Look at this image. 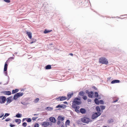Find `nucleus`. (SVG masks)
I'll use <instances>...</instances> for the list:
<instances>
[{
	"mask_svg": "<svg viewBox=\"0 0 127 127\" xmlns=\"http://www.w3.org/2000/svg\"><path fill=\"white\" fill-rule=\"evenodd\" d=\"M73 95V93H71V94H68L67 95V97L69 99L71 97V96Z\"/></svg>",
	"mask_w": 127,
	"mask_h": 127,
	"instance_id": "27",
	"label": "nucleus"
},
{
	"mask_svg": "<svg viewBox=\"0 0 127 127\" xmlns=\"http://www.w3.org/2000/svg\"><path fill=\"white\" fill-rule=\"evenodd\" d=\"M69 55H70L72 56H73V54L72 53H69Z\"/></svg>",
	"mask_w": 127,
	"mask_h": 127,
	"instance_id": "48",
	"label": "nucleus"
},
{
	"mask_svg": "<svg viewBox=\"0 0 127 127\" xmlns=\"http://www.w3.org/2000/svg\"><path fill=\"white\" fill-rule=\"evenodd\" d=\"M39 99L38 98H37L35 99L34 101V102L35 103H37L39 100Z\"/></svg>",
	"mask_w": 127,
	"mask_h": 127,
	"instance_id": "29",
	"label": "nucleus"
},
{
	"mask_svg": "<svg viewBox=\"0 0 127 127\" xmlns=\"http://www.w3.org/2000/svg\"><path fill=\"white\" fill-rule=\"evenodd\" d=\"M99 63L102 64H108V60L106 58L102 57L99 58Z\"/></svg>",
	"mask_w": 127,
	"mask_h": 127,
	"instance_id": "2",
	"label": "nucleus"
},
{
	"mask_svg": "<svg viewBox=\"0 0 127 127\" xmlns=\"http://www.w3.org/2000/svg\"><path fill=\"white\" fill-rule=\"evenodd\" d=\"M18 97H19L17 96V94H16L14 95V96L13 97V99H16Z\"/></svg>",
	"mask_w": 127,
	"mask_h": 127,
	"instance_id": "26",
	"label": "nucleus"
},
{
	"mask_svg": "<svg viewBox=\"0 0 127 127\" xmlns=\"http://www.w3.org/2000/svg\"><path fill=\"white\" fill-rule=\"evenodd\" d=\"M37 118V117H34L32 118V120H35Z\"/></svg>",
	"mask_w": 127,
	"mask_h": 127,
	"instance_id": "42",
	"label": "nucleus"
},
{
	"mask_svg": "<svg viewBox=\"0 0 127 127\" xmlns=\"http://www.w3.org/2000/svg\"><path fill=\"white\" fill-rule=\"evenodd\" d=\"M5 73H6V74H7V71H6V72H5Z\"/></svg>",
	"mask_w": 127,
	"mask_h": 127,
	"instance_id": "53",
	"label": "nucleus"
},
{
	"mask_svg": "<svg viewBox=\"0 0 127 127\" xmlns=\"http://www.w3.org/2000/svg\"><path fill=\"white\" fill-rule=\"evenodd\" d=\"M64 103L65 104H67L68 103L67 102L65 101L64 102Z\"/></svg>",
	"mask_w": 127,
	"mask_h": 127,
	"instance_id": "49",
	"label": "nucleus"
},
{
	"mask_svg": "<svg viewBox=\"0 0 127 127\" xmlns=\"http://www.w3.org/2000/svg\"><path fill=\"white\" fill-rule=\"evenodd\" d=\"M94 88L95 90H97V88H96L95 87H93Z\"/></svg>",
	"mask_w": 127,
	"mask_h": 127,
	"instance_id": "50",
	"label": "nucleus"
},
{
	"mask_svg": "<svg viewBox=\"0 0 127 127\" xmlns=\"http://www.w3.org/2000/svg\"><path fill=\"white\" fill-rule=\"evenodd\" d=\"M95 97H97L98 96V93L97 92H95L94 93Z\"/></svg>",
	"mask_w": 127,
	"mask_h": 127,
	"instance_id": "25",
	"label": "nucleus"
},
{
	"mask_svg": "<svg viewBox=\"0 0 127 127\" xmlns=\"http://www.w3.org/2000/svg\"><path fill=\"white\" fill-rule=\"evenodd\" d=\"M4 115V114L3 113L1 114L0 116V118H1Z\"/></svg>",
	"mask_w": 127,
	"mask_h": 127,
	"instance_id": "44",
	"label": "nucleus"
},
{
	"mask_svg": "<svg viewBox=\"0 0 127 127\" xmlns=\"http://www.w3.org/2000/svg\"><path fill=\"white\" fill-rule=\"evenodd\" d=\"M80 111H86V110L85 109L81 108L80 109Z\"/></svg>",
	"mask_w": 127,
	"mask_h": 127,
	"instance_id": "39",
	"label": "nucleus"
},
{
	"mask_svg": "<svg viewBox=\"0 0 127 127\" xmlns=\"http://www.w3.org/2000/svg\"><path fill=\"white\" fill-rule=\"evenodd\" d=\"M101 114V113L98 112L93 114L92 116V118L93 119H95L97 118L98 116H99Z\"/></svg>",
	"mask_w": 127,
	"mask_h": 127,
	"instance_id": "4",
	"label": "nucleus"
},
{
	"mask_svg": "<svg viewBox=\"0 0 127 127\" xmlns=\"http://www.w3.org/2000/svg\"><path fill=\"white\" fill-rule=\"evenodd\" d=\"M7 61L5 63L4 66V71H7Z\"/></svg>",
	"mask_w": 127,
	"mask_h": 127,
	"instance_id": "12",
	"label": "nucleus"
},
{
	"mask_svg": "<svg viewBox=\"0 0 127 127\" xmlns=\"http://www.w3.org/2000/svg\"><path fill=\"white\" fill-rule=\"evenodd\" d=\"M52 31V30H48L47 29H45L44 30V33H47L48 32H51Z\"/></svg>",
	"mask_w": 127,
	"mask_h": 127,
	"instance_id": "16",
	"label": "nucleus"
},
{
	"mask_svg": "<svg viewBox=\"0 0 127 127\" xmlns=\"http://www.w3.org/2000/svg\"><path fill=\"white\" fill-rule=\"evenodd\" d=\"M118 99H116V100H115L113 101V103L116 102L118 101Z\"/></svg>",
	"mask_w": 127,
	"mask_h": 127,
	"instance_id": "43",
	"label": "nucleus"
},
{
	"mask_svg": "<svg viewBox=\"0 0 127 127\" xmlns=\"http://www.w3.org/2000/svg\"><path fill=\"white\" fill-rule=\"evenodd\" d=\"M26 120L28 122H31L32 121L31 119L30 118H29L28 119L27 118V119H26Z\"/></svg>",
	"mask_w": 127,
	"mask_h": 127,
	"instance_id": "33",
	"label": "nucleus"
},
{
	"mask_svg": "<svg viewBox=\"0 0 127 127\" xmlns=\"http://www.w3.org/2000/svg\"><path fill=\"white\" fill-rule=\"evenodd\" d=\"M70 123V121L69 120H67L66 121L65 123V125L66 126L69 125Z\"/></svg>",
	"mask_w": 127,
	"mask_h": 127,
	"instance_id": "18",
	"label": "nucleus"
},
{
	"mask_svg": "<svg viewBox=\"0 0 127 127\" xmlns=\"http://www.w3.org/2000/svg\"><path fill=\"white\" fill-rule=\"evenodd\" d=\"M107 127L106 126H105L104 127Z\"/></svg>",
	"mask_w": 127,
	"mask_h": 127,
	"instance_id": "56",
	"label": "nucleus"
},
{
	"mask_svg": "<svg viewBox=\"0 0 127 127\" xmlns=\"http://www.w3.org/2000/svg\"><path fill=\"white\" fill-rule=\"evenodd\" d=\"M67 99L66 97L65 96H60L57 98L56 99L58 101H63Z\"/></svg>",
	"mask_w": 127,
	"mask_h": 127,
	"instance_id": "6",
	"label": "nucleus"
},
{
	"mask_svg": "<svg viewBox=\"0 0 127 127\" xmlns=\"http://www.w3.org/2000/svg\"><path fill=\"white\" fill-rule=\"evenodd\" d=\"M49 120L50 121L53 123L56 122V119L54 117H50L49 118Z\"/></svg>",
	"mask_w": 127,
	"mask_h": 127,
	"instance_id": "11",
	"label": "nucleus"
},
{
	"mask_svg": "<svg viewBox=\"0 0 127 127\" xmlns=\"http://www.w3.org/2000/svg\"><path fill=\"white\" fill-rule=\"evenodd\" d=\"M16 94H17L18 97H19L22 96L23 95V93H22L19 92Z\"/></svg>",
	"mask_w": 127,
	"mask_h": 127,
	"instance_id": "15",
	"label": "nucleus"
},
{
	"mask_svg": "<svg viewBox=\"0 0 127 127\" xmlns=\"http://www.w3.org/2000/svg\"><path fill=\"white\" fill-rule=\"evenodd\" d=\"M49 125V123L47 122H44L42 123V125L44 126H47Z\"/></svg>",
	"mask_w": 127,
	"mask_h": 127,
	"instance_id": "23",
	"label": "nucleus"
},
{
	"mask_svg": "<svg viewBox=\"0 0 127 127\" xmlns=\"http://www.w3.org/2000/svg\"><path fill=\"white\" fill-rule=\"evenodd\" d=\"M79 95L80 96H83L84 95V93L83 91H81L79 93Z\"/></svg>",
	"mask_w": 127,
	"mask_h": 127,
	"instance_id": "24",
	"label": "nucleus"
},
{
	"mask_svg": "<svg viewBox=\"0 0 127 127\" xmlns=\"http://www.w3.org/2000/svg\"><path fill=\"white\" fill-rule=\"evenodd\" d=\"M28 127H31L30 126H28Z\"/></svg>",
	"mask_w": 127,
	"mask_h": 127,
	"instance_id": "54",
	"label": "nucleus"
},
{
	"mask_svg": "<svg viewBox=\"0 0 127 127\" xmlns=\"http://www.w3.org/2000/svg\"><path fill=\"white\" fill-rule=\"evenodd\" d=\"M96 108L97 110V111H100V108L99 106H97L96 107Z\"/></svg>",
	"mask_w": 127,
	"mask_h": 127,
	"instance_id": "32",
	"label": "nucleus"
},
{
	"mask_svg": "<svg viewBox=\"0 0 127 127\" xmlns=\"http://www.w3.org/2000/svg\"><path fill=\"white\" fill-rule=\"evenodd\" d=\"M77 112L78 113H79L80 112H81L82 114H84L85 113V112Z\"/></svg>",
	"mask_w": 127,
	"mask_h": 127,
	"instance_id": "41",
	"label": "nucleus"
},
{
	"mask_svg": "<svg viewBox=\"0 0 127 127\" xmlns=\"http://www.w3.org/2000/svg\"><path fill=\"white\" fill-rule=\"evenodd\" d=\"M6 100V98L4 96H0V102L1 103H5Z\"/></svg>",
	"mask_w": 127,
	"mask_h": 127,
	"instance_id": "7",
	"label": "nucleus"
},
{
	"mask_svg": "<svg viewBox=\"0 0 127 127\" xmlns=\"http://www.w3.org/2000/svg\"><path fill=\"white\" fill-rule=\"evenodd\" d=\"M81 121L83 123H87L92 121L89 118L85 117L81 118Z\"/></svg>",
	"mask_w": 127,
	"mask_h": 127,
	"instance_id": "3",
	"label": "nucleus"
},
{
	"mask_svg": "<svg viewBox=\"0 0 127 127\" xmlns=\"http://www.w3.org/2000/svg\"><path fill=\"white\" fill-rule=\"evenodd\" d=\"M9 114L8 113H5L4 116H3V119H4L6 117L8 116L9 115Z\"/></svg>",
	"mask_w": 127,
	"mask_h": 127,
	"instance_id": "30",
	"label": "nucleus"
},
{
	"mask_svg": "<svg viewBox=\"0 0 127 127\" xmlns=\"http://www.w3.org/2000/svg\"><path fill=\"white\" fill-rule=\"evenodd\" d=\"M66 106L64 104H59L56 106V108L60 107L63 109L65 108Z\"/></svg>",
	"mask_w": 127,
	"mask_h": 127,
	"instance_id": "9",
	"label": "nucleus"
},
{
	"mask_svg": "<svg viewBox=\"0 0 127 127\" xmlns=\"http://www.w3.org/2000/svg\"><path fill=\"white\" fill-rule=\"evenodd\" d=\"M12 58V59H13V58H12H12Z\"/></svg>",
	"mask_w": 127,
	"mask_h": 127,
	"instance_id": "57",
	"label": "nucleus"
},
{
	"mask_svg": "<svg viewBox=\"0 0 127 127\" xmlns=\"http://www.w3.org/2000/svg\"><path fill=\"white\" fill-rule=\"evenodd\" d=\"M58 120H61L62 121H63L64 119V117H62V116H59L58 117Z\"/></svg>",
	"mask_w": 127,
	"mask_h": 127,
	"instance_id": "17",
	"label": "nucleus"
},
{
	"mask_svg": "<svg viewBox=\"0 0 127 127\" xmlns=\"http://www.w3.org/2000/svg\"><path fill=\"white\" fill-rule=\"evenodd\" d=\"M61 122L60 121H58L57 123L59 125L60 124Z\"/></svg>",
	"mask_w": 127,
	"mask_h": 127,
	"instance_id": "47",
	"label": "nucleus"
},
{
	"mask_svg": "<svg viewBox=\"0 0 127 127\" xmlns=\"http://www.w3.org/2000/svg\"><path fill=\"white\" fill-rule=\"evenodd\" d=\"M86 93L88 95V96L90 98H93L94 97V93L92 91L89 92V90H87L86 91Z\"/></svg>",
	"mask_w": 127,
	"mask_h": 127,
	"instance_id": "5",
	"label": "nucleus"
},
{
	"mask_svg": "<svg viewBox=\"0 0 127 127\" xmlns=\"http://www.w3.org/2000/svg\"><path fill=\"white\" fill-rule=\"evenodd\" d=\"M6 2L7 3H9L10 2V0H3Z\"/></svg>",
	"mask_w": 127,
	"mask_h": 127,
	"instance_id": "38",
	"label": "nucleus"
},
{
	"mask_svg": "<svg viewBox=\"0 0 127 127\" xmlns=\"http://www.w3.org/2000/svg\"><path fill=\"white\" fill-rule=\"evenodd\" d=\"M26 120L27 119V118H24V119H23V120H22V121L23 122V121H24L25 120Z\"/></svg>",
	"mask_w": 127,
	"mask_h": 127,
	"instance_id": "51",
	"label": "nucleus"
},
{
	"mask_svg": "<svg viewBox=\"0 0 127 127\" xmlns=\"http://www.w3.org/2000/svg\"><path fill=\"white\" fill-rule=\"evenodd\" d=\"M51 68V65H48L45 67V69H50Z\"/></svg>",
	"mask_w": 127,
	"mask_h": 127,
	"instance_id": "20",
	"label": "nucleus"
},
{
	"mask_svg": "<svg viewBox=\"0 0 127 127\" xmlns=\"http://www.w3.org/2000/svg\"><path fill=\"white\" fill-rule=\"evenodd\" d=\"M81 103V101L80 98H75L73 101L72 107L73 108L75 109V111H79L78 110L80 107L79 106H77L76 105H79Z\"/></svg>",
	"mask_w": 127,
	"mask_h": 127,
	"instance_id": "1",
	"label": "nucleus"
},
{
	"mask_svg": "<svg viewBox=\"0 0 127 127\" xmlns=\"http://www.w3.org/2000/svg\"><path fill=\"white\" fill-rule=\"evenodd\" d=\"M1 84V83H0V84Z\"/></svg>",
	"mask_w": 127,
	"mask_h": 127,
	"instance_id": "58",
	"label": "nucleus"
},
{
	"mask_svg": "<svg viewBox=\"0 0 127 127\" xmlns=\"http://www.w3.org/2000/svg\"><path fill=\"white\" fill-rule=\"evenodd\" d=\"M27 34L28 35L30 38L31 39L32 37L31 33L30 32H27Z\"/></svg>",
	"mask_w": 127,
	"mask_h": 127,
	"instance_id": "21",
	"label": "nucleus"
},
{
	"mask_svg": "<svg viewBox=\"0 0 127 127\" xmlns=\"http://www.w3.org/2000/svg\"><path fill=\"white\" fill-rule=\"evenodd\" d=\"M10 126L11 127H12L15 126V125L10 124Z\"/></svg>",
	"mask_w": 127,
	"mask_h": 127,
	"instance_id": "46",
	"label": "nucleus"
},
{
	"mask_svg": "<svg viewBox=\"0 0 127 127\" xmlns=\"http://www.w3.org/2000/svg\"><path fill=\"white\" fill-rule=\"evenodd\" d=\"M27 124L25 122H24L22 124V126L24 127H26L27 126Z\"/></svg>",
	"mask_w": 127,
	"mask_h": 127,
	"instance_id": "35",
	"label": "nucleus"
},
{
	"mask_svg": "<svg viewBox=\"0 0 127 127\" xmlns=\"http://www.w3.org/2000/svg\"><path fill=\"white\" fill-rule=\"evenodd\" d=\"M88 102H90V101L91 102V100H90H90L88 99Z\"/></svg>",
	"mask_w": 127,
	"mask_h": 127,
	"instance_id": "52",
	"label": "nucleus"
},
{
	"mask_svg": "<svg viewBox=\"0 0 127 127\" xmlns=\"http://www.w3.org/2000/svg\"><path fill=\"white\" fill-rule=\"evenodd\" d=\"M105 106H104L102 105L100 106V109L102 110H103L105 109Z\"/></svg>",
	"mask_w": 127,
	"mask_h": 127,
	"instance_id": "31",
	"label": "nucleus"
},
{
	"mask_svg": "<svg viewBox=\"0 0 127 127\" xmlns=\"http://www.w3.org/2000/svg\"><path fill=\"white\" fill-rule=\"evenodd\" d=\"M10 120V119L9 118H8L7 119H6L5 120V121H9Z\"/></svg>",
	"mask_w": 127,
	"mask_h": 127,
	"instance_id": "45",
	"label": "nucleus"
},
{
	"mask_svg": "<svg viewBox=\"0 0 127 127\" xmlns=\"http://www.w3.org/2000/svg\"><path fill=\"white\" fill-rule=\"evenodd\" d=\"M120 82V81L119 80H114L112 81L111 83L112 84H113L115 83H119Z\"/></svg>",
	"mask_w": 127,
	"mask_h": 127,
	"instance_id": "13",
	"label": "nucleus"
},
{
	"mask_svg": "<svg viewBox=\"0 0 127 127\" xmlns=\"http://www.w3.org/2000/svg\"><path fill=\"white\" fill-rule=\"evenodd\" d=\"M46 109H47L48 110L51 111L53 110V108L50 107H47Z\"/></svg>",
	"mask_w": 127,
	"mask_h": 127,
	"instance_id": "28",
	"label": "nucleus"
},
{
	"mask_svg": "<svg viewBox=\"0 0 127 127\" xmlns=\"http://www.w3.org/2000/svg\"><path fill=\"white\" fill-rule=\"evenodd\" d=\"M3 93L4 94L7 95H10L11 94V92L9 91L4 92Z\"/></svg>",
	"mask_w": 127,
	"mask_h": 127,
	"instance_id": "10",
	"label": "nucleus"
},
{
	"mask_svg": "<svg viewBox=\"0 0 127 127\" xmlns=\"http://www.w3.org/2000/svg\"><path fill=\"white\" fill-rule=\"evenodd\" d=\"M16 117L17 118H20L21 117V114H18L16 115Z\"/></svg>",
	"mask_w": 127,
	"mask_h": 127,
	"instance_id": "34",
	"label": "nucleus"
},
{
	"mask_svg": "<svg viewBox=\"0 0 127 127\" xmlns=\"http://www.w3.org/2000/svg\"><path fill=\"white\" fill-rule=\"evenodd\" d=\"M83 98L84 100H86L87 99V97L86 95H84L83 96Z\"/></svg>",
	"mask_w": 127,
	"mask_h": 127,
	"instance_id": "36",
	"label": "nucleus"
},
{
	"mask_svg": "<svg viewBox=\"0 0 127 127\" xmlns=\"http://www.w3.org/2000/svg\"><path fill=\"white\" fill-rule=\"evenodd\" d=\"M19 91V90L18 89H16L15 90H13L12 91V94H14L18 92Z\"/></svg>",
	"mask_w": 127,
	"mask_h": 127,
	"instance_id": "19",
	"label": "nucleus"
},
{
	"mask_svg": "<svg viewBox=\"0 0 127 127\" xmlns=\"http://www.w3.org/2000/svg\"><path fill=\"white\" fill-rule=\"evenodd\" d=\"M99 103L101 104H103V101L102 100H100L99 101Z\"/></svg>",
	"mask_w": 127,
	"mask_h": 127,
	"instance_id": "40",
	"label": "nucleus"
},
{
	"mask_svg": "<svg viewBox=\"0 0 127 127\" xmlns=\"http://www.w3.org/2000/svg\"><path fill=\"white\" fill-rule=\"evenodd\" d=\"M64 127V126H62L61 127Z\"/></svg>",
	"mask_w": 127,
	"mask_h": 127,
	"instance_id": "55",
	"label": "nucleus"
},
{
	"mask_svg": "<svg viewBox=\"0 0 127 127\" xmlns=\"http://www.w3.org/2000/svg\"><path fill=\"white\" fill-rule=\"evenodd\" d=\"M15 121L16 123H17L18 124H19L21 122V120L20 119H15Z\"/></svg>",
	"mask_w": 127,
	"mask_h": 127,
	"instance_id": "14",
	"label": "nucleus"
},
{
	"mask_svg": "<svg viewBox=\"0 0 127 127\" xmlns=\"http://www.w3.org/2000/svg\"><path fill=\"white\" fill-rule=\"evenodd\" d=\"M95 103L97 104H99V102L97 98H95Z\"/></svg>",
	"mask_w": 127,
	"mask_h": 127,
	"instance_id": "22",
	"label": "nucleus"
},
{
	"mask_svg": "<svg viewBox=\"0 0 127 127\" xmlns=\"http://www.w3.org/2000/svg\"><path fill=\"white\" fill-rule=\"evenodd\" d=\"M7 102L5 104L7 105L8 104L10 103L12 101V96H10L9 97L7 98Z\"/></svg>",
	"mask_w": 127,
	"mask_h": 127,
	"instance_id": "8",
	"label": "nucleus"
},
{
	"mask_svg": "<svg viewBox=\"0 0 127 127\" xmlns=\"http://www.w3.org/2000/svg\"><path fill=\"white\" fill-rule=\"evenodd\" d=\"M39 125L37 123H36L34 125V127H38Z\"/></svg>",
	"mask_w": 127,
	"mask_h": 127,
	"instance_id": "37",
	"label": "nucleus"
}]
</instances>
